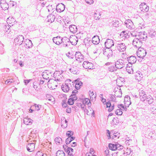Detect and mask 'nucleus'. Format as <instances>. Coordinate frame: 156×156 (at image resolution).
<instances>
[{
	"instance_id": "nucleus-1",
	"label": "nucleus",
	"mask_w": 156,
	"mask_h": 156,
	"mask_svg": "<svg viewBox=\"0 0 156 156\" xmlns=\"http://www.w3.org/2000/svg\"><path fill=\"white\" fill-rule=\"evenodd\" d=\"M73 83L70 80H66L64 84L62 86V90L65 92H68L69 90H72L73 87Z\"/></svg>"
},
{
	"instance_id": "nucleus-2",
	"label": "nucleus",
	"mask_w": 156,
	"mask_h": 156,
	"mask_svg": "<svg viewBox=\"0 0 156 156\" xmlns=\"http://www.w3.org/2000/svg\"><path fill=\"white\" fill-rule=\"evenodd\" d=\"M115 47L120 52H124L126 50V46L124 43L117 41L115 43Z\"/></svg>"
},
{
	"instance_id": "nucleus-3",
	"label": "nucleus",
	"mask_w": 156,
	"mask_h": 156,
	"mask_svg": "<svg viewBox=\"0 0 156 156\" xmlns=\"http://www.w3.org/2000/svg\"><path fill=\"white\" fill-rule=\"evenodd\" d=\"M136 53L137 56L140 58H143L146 55L147 52L145 49L140 47L138 48Z\"/></svg>"
},
{
	"instance_id": "nucleus-4",
	"label": "nucleus",
	"mask_w": 156,
	"mask_h": 156,
	"mask_svg": "<svg viewBox=\"0 0 156 156\" xmlns=\"http://www.w3.org/2000/svg\"><path fill=\"white\" fill-rule=\"evenodd\" d=\"M123 147L120 145L118 143L115 144H109V147L110 150L115 151L116 150H120L122 149Z\"/></svg>"
},
{
	"instance_id": "nucleus-5",
	"label": "nucleus",
	"mask_w": 156,
	"mask_h": 156,
	"mask_svg": "<svg viewBox=\"0 0 156 156\" xmlns=\"http://www.w3.org/2000/svg\"><path fill=\"white\" fill-rule=\"evenodd\" d=\"M132 44L134 47L139 48L141 47L142 42L138 39V37H135L133 40Z\"/></svg>"
},
{
	"instance_id": "nucleus-6",
	"label": "nucleus",
	"mask_w": 156,
	"mask_h": 156,
	"mask_svg": "<svg viewBox=\"0 0 156 156\" xmlns=\"http://www.w3.org/2000/svg\"><path fill=\"white\" fill-rule=\"evenodd\" d=\"M27 141L29 143H28L27 146V150L29 152H32L34 149L35 143L34 142H32L30 139Z\"/></svg>"
},
{
	"instance_id": "nucleus-7",
	"label": "nucleus",
	"mask_w": 156,
	"mask_h": 156,
	"mask_svg": "<svg viewBox=\"0 0 156 156\" xmlns=\"http://www.w3.org/2000/svg\"><path fill=\"white\" fill-rule=\"evenodd\" d=\"M24 40V37L22 35H19L15 38L14 40V43L16 44L21 45Z\"/></svg>"
},
{
	"instance_id": "nucleus-8",
	"label": "nucleus",
	"mask_w": 156,
	"mask_h": 156,
	"mask_svg": "<svg viewBox=\"0 0 156 156\" xmlns=\"http://www.w3.org/2000/svg\"><path fill=\"white\" fill-rule=\"evenodd\" d=\"M124 61L122 59H119L117 61L115 64V67L117 69H121L125 66Z\"/></svg>"
},
{
	"instance_id": "nucleus-9",
	"label": "nucleus",
	"mask_w": 156,
	"mask_h": 156,
	"mask_svg": "<svg viewBox=\"0 0 156 156\" xmlns=\"http://www.w3.org/2000/svg\"><path fill=\"white\" fill-rule=\"evenodd\" d=\"M76 61L81 62L84 60V56L80 52H76L75 55Z\"/></svg>"
},
{
	"instance_id": "nucleus-10",
	"label": "nucleus",
	"mask_w": 156,
	"mask_h": 156,
	"mask_svg": "<svg viewBox=\"0 0 156 156\" xmlns=\"http://www.w3.org/2000/svg\"><path fill=\"white\" fill-rule=\"evenodd\" d=\"M138 39L141 41H145L147 39V35L145 32H141L139 33L137 37Z\"/></svg>"
},
{
	"instance_id": "nucleus-11",
	"label": "nucleus",
	"mask_w": 156,
	"mask_h": 156,
	"mask_svg": "<svg viewBox=\"0 0 156 156\" xmlns=\"http://www.w3.org/2000/svg\"><path fill=\"white\" fill-rule=\"evenodd\" d=\"M52 73L51 71L49 70H46L43 73L42 76L44 79L48 80L50 78H51Z\"/></svg>"
},
{
	"instance_id": "nucleus-12",
	"label": "nucleus",
	"mask_w": 156,
	"mask_h": 156,
	"mask_svg": "<svg viewBox=\"0 0 156 156\" xmlns=\"http://www.w3.org/2000/svg\"><path fill=\"white\" fill-rule=\"evenodd\" d=\"M104 55L107 57V58L108 59L112 57L113 55L112 51V50L108 48L104 49L103 50Z\"/></svg>"
},
{
	"instance_id": "nucleus-13",
	"label": "nucleus",
	"mask_w": 156,
	"mask_h": 156,
	"mask_svg": "<svg viewBox=\"0 0 156 156\" xmlns=\"http://www.w3.org/2000/svg\"><path fill=\"white\" fill-rule=\"evenodd\" d=\"M114 44L113 40L111 39H107L106 41L105 42V47L109 49L112 46H114Z\"/></svg>"
},
{
	"instance_id": "nucleus-14",
	"label": "nucleus",
	"mask_w": 156,
	"mask_h": 156,
	"mask_svg": "<svg viewBox=\"0 0 156 156\" xmlns=\"http://www.w3.org/2000/svg\"><path fill=\"white\" fill-rule=\"evenodd\" d=\"M52 40L54 43L58 45H59L62 43L63 37L58 36L56 37H53Z\"/></svg>"
},
{
	"instance_id": "nucleus-15",
	"label": "nucleus",
	"mask_w": 156,
	"mask_h": 156,
	"mask_svg": "<svg viewBox=\"0 0 156 156\" xmlns=\"http://www.w3.org/2000/svg\"><path fill=\"white\" fill-rule=\"evenodd\" d=\"M93 66L92 63L88 61H84L83 64V67L86 69H93Z\"/></svg>"
},
{
	"instance_id": "nucleus-16",
	"label": "nucleus",
	"mask_w": 156,
	"mask_h": 156,
	"mask_svg": "<svg viewBox=\"0 0 156 156\" xmlns=\"http://www.w3.org/2000/svg\"><path fill=\"white\" fill-rule=\"evenodd\" d=\"M124 23L126 27L129 29H132L134 28L133 23L130 20H125Z\"/></svg>"
},
{
	"instance_id": "nucleus-17",
	"label": "nucleus",
	"mask_w": 156,
	"mask_h": 156,
	"mask_svg": "<svg viewBox=\"0 0 156 156\" xmlns=\"http://www.w3.org/2000/svg\"><path fill=\"white\" fill-rule=\"evenodd\" d=\"M62 43L63 44V46L65 47H68L70 44V40L69 38L66 37H63Z\"/></svg>"
},
{
	"instance_id": "nucleus-18",
	"label": "nucleus",
	"mask_w": 156,
	"mask_h": 156,
	"mask_svg": "<svg viewBox=\"0 0 156 156\" xmlns=\"http://www.w3.org/2000/svg\"><path fill=\"white\" fill-rule=\"evenodd\" d=\"M140 8L142 12H147L149 10V7L145 3H143L140 5Z\"/></svg>"
},
{
	"instance_id": "nucleus-19",
	"label": "nucleus",
	"mask_w": 156,
	"mask_h": 156,
	"mask_svg": "<svg viewBox=\"0 0 156 156\" xmlns=\"http://www.w3.org/2000/svg\"><path fill=\"white\" fill-rule=\"evenodd\" d=\"M65 8V5L62 3H61L56 6V9L57 12H61L64 11Z\"/></svg>"
},
{
	"instance_id": "nucleus-20",
	"label": "nucleus",
	"mask_w": 156,
	"mask_h": 156,
	"mask_svg": "<svg viewBox=\"0 0 156 156\" xmlns=\"http://www.w3.org/2000/svg\"><path fill=\"white\" fill-rule=\"evenodd\" d=\"M7 23L9 25L10 27L13 26L15 23H16L15 20L12 17H8L6 20Z\"/></svg>"
},
{
	"instance_id": "nucleus-21",
	"label": "nucleus",
	"mask_w": 156,
	"mask_h": 156,
	"mask_svg": "<svg viewBox=\"0 0 156 156\" xmlns=\"http://www.w3.org/2000/svg\"><path fill=\"white\" fill-rule=\"evenodd\" d=\"M118 107L119 109H117L115 111V114L117 115H121L122 114V108H123L124 110L126 109V108H124L123 105L120 104L118 105Z\"/></svg>"
},
{
	"instance_id": "nucleus-22",
	"label": "nucleus",
	"mask_w": 156,
	"mask_h": 156,
	"mask_svg": "<svg viewBox=\"0 0 156 156\" xmlns=\"http://www.w3.org/2000/svg\"><path fill=\"white\" fill-rule=\"evenodd\" d=\"M139 96L140 98V100L143 101H144L145 99H146V98L147 96L145 92L143 90H139Z\"/></svg>"
},
{
	"instance_id": "nucleus-23",
	"label": "nucleus",
	"mask_w": 156,
	"mask_h": 156,
	"mask_svg": "<svg viewBox=\"0 0 156 156\" xmlns=\"http://www.w3.org/2000/svg\"><path fill=\"white\" fill-rule=\"evenodd\" d=\"M24 46L26 48H31L33 46V44L31 40L29 39H26L24 41Z\"/></svg>"
},
{
	"instance_id": "nucleus-24",
	"label": "nucleus",
	"mask_w": 156,
	"mask_h": 156,
	"mask_svg": "<svg viewBox=\"0 0 156 156\" xmlns=\"http://www.w3.org/2000/svg\"><path fill=\"white\" fill-rule=\"evenodd\" d=\"M115 92V95L116 97H121L122 96V92L120 88H119L115 87L114 91Z\"/></svg>"
},
{
	"instance_id": "nucleus-25",
	"label": "nucleus",
	"mask_w": 156,
	"mask_h": 156,
	"mask_svg": "<svg viewBox=\"0 0 156 156\" xmlns=\"http://www.w3.org/2000/svg\"><path fill=\"white\" fill-rule=\"evenodd\" d=\"M69 39L70 40V43L73 45H76L78 41L77 37L75 36H70Z\"/></svg>"
},
{
	"instance_id": "nucleus-26",
	"label": "nucleus",
	"mask_w": 156,
	"mask_h": 156,
	"mask_svg": "<svg viewBox=\"0 0 156 156\" xmlns=\"http://www.w3.org/2000/svg\"><path fill=\"white\" fill-rule=\"evenodd\" d=\"M124 102L125 106L128 107L131 103L130 97L128 96H126L124 99Z\"/></svg>"
},
{
	"instance_id": "nucleus-27",
	"label": "nucleus",
	"mask_w": 156,
	"mask_h": 156,
	"mask_svg": "<svg viewBox=\"0 0 156 156\" xmlns=\"http://www.w3.org/2000/svg\"><path fill=\"white\" fill-rule=\"evenodd\" d=\"M128 61L129 64H131L132 65V64L135 63L136 61V57L134 56H131L128 58Z\"/></svg>"
},
{
	"instance_id": "nucleus-28",
	"label": "nucleus",
	"mask_w": 156,
	"mask_h": 156,
	"mask_svg": "<svg viewBox=\"0 0 156 156\" xmlns=\"http://www.w3.org/2000/svg\"><path fill=\"white\" fill-rule=\"evenodd\" d=\"M60 73L59 72L57 71H55L53 74V76L54 77L55 80V81H60V78L61 77L60 75H59Z\"/></svg>"
},
{
	"instance_id": "nucleus-29",
	"label": "nucleus",
	"mask_w": 156,
	"mask_h": 156,
	"mask_svg": "<svg viewBox=\"0 0 156 156\" xmlns=\"http://www.w3.org/2000/svg\"><path fill=\"white\" fill-rule=\"evenodd\" d=\"M124 80L123 78H118L116 80V84L119 87V88L121 86H122L123 84V81Z\"/></svg>"
},
{
	"instance_id": "nucleus-30",
	"label": "nucleus",
	"mask_w": 156,
	"mask_h": 156,
	"mask_svg": "<svg viewBox=\"0 0 156 156\" xmlns=\"http://www.w3.org/2000/svg\"><path fill=\"white\" fill-rule=\"evenodd\" d=\"M144 101L150 105L153 102L154 99L151 96L149 95L147 96Z\"/></svg>"
},
{
	"instance_id": "nucleus-31",
	"label": "nucleus",
	"mask_w": 156,
	"mask_h": 156,
	"mask_svg": "<svg viewBox=\"0 0 156 156\" xmlns=\"http://www.w3.org/2000/svg\"><path fill=\"white\" fill-rule=\"evenodd\" d=\"M69 29L70 31L73 34L76 33L77 31V28L76 26L74 25H70Z\"/></svg>"
},
{
	"instance_id": "nucleus-32",
	"label": "nucleus",
	"mask_w": 156,
	"mask_h": 156,
	"mask_svg": "<svg viewBox=\"0 0 156 156\" xmlns=\"http://www.w3.org/2000/svg\"><path fill=\"white\" fill-rule=\"evenodd\" d=\"M67 121L64 117H62L61 119V125L63 128H66L67 126Z\"/></svg>"
},
{
	"instance_id": "nucleus-33",
	"label": "nucleus",
	"mask_w": 156,
	"mask_h": 156,
	"mask_svg": "<svg viewBox=\"0 0 156 156\" xmlns=\"http://www.w3.org/2000/svg\"><path fill=\"white\" fill-rule=\"evenodd\" d=\"M128 32V31L127 30L122 31L120 33V36L122 37H123L124 38H128L129 37Z\"/></svg>"
},
{
	"instance_id": "nucleus-34",
	"label": "nucleus",
	"mask_w": 156,
	"mask_h": 156,
	"mask_svg": "<svg viewBox=\"0 0 156 156\" xmlns=\"http://www.w3.org/2000/svg\"><path fill=\"white\" fill-rule=\"evenodd\" d=\"M100 39L99 37L98 36H94L92 38V42L95 44H97L100 42Z\"/></svg>"
},
{
	"instance_id": "nucleus-35",
	"label": "nucleus",
	"mask_w": 156,
	"mask_h": 156,
	"mask_svg": "<svg viewBox=\"0 0 156 156\" xmlns=\"http://www.w3.org/2000/svg\"><path fill=\"white\" fill-rule=\"evenodd\" d=\"M132 65L131 64H128L126 67V71L128 73L130 74H132L133 72Z\"/></svg>"
},
{
	"instance_id": "nucleus-36",
	"label": "nucleus",
	"mask_w": 156,
	"mask_h": 156,
	"mask_svg": "<svg viewBox=\"0 0 156 156\" xmlns=\"http://www.w3.org/2000/svg\"><path fill=\"white\" fill-rule=\"evenodd\" d=\"M23 122L26 125H30L32 124L33 120L29 118H25Z\"/></svg>"
},
{
	"instance_id": "nucleus-37",
	"label": "nucleus",
	"mask_w": 156,
	"mask_h": 156,
	"mask_svg": "<svg viewBox=\"0 0 156 156\" xmlns=\"http://www.w3.org/2000/svg\"><path fill=\"white\" fill-rule=\"evenodd\" d=\"M89 95L91 100H95L96 97V94L93 91H90L89 92Z\"/></svg>"
},
{
	"instance_id": "nucleus-38",
	"label": "nucleus",
	"mask_w": 156,
	"mask_h": 156,
	"mask_svg": "<svg viewBox=\"0 0 156 156\" xmlns=\"http://www.w3.org/2000/svg\"><path fill=\"white\" fill-rule=\"evenodd\" d=\"M94 18L95 20H98L101 18L100 12L98 10H96L94 14Z\"/></svg>"
},
{
	"instance_id": "nucleus-39",
	"label": "nucleus",
	"mask_w": 156,
	"mask_h": 156,
	"mask_svg": "<svg viewBox=\"0 0 156 156\" xmlns=\"http://www.w3.org/2000/svg\"><path fill=\"white\" fill-rule=\"evenodd\" d=\"M0 5L1 8L4 10L8 9L9 7L8 5L6 2L4 3L1 2L0 3Z\"/></svg>"
},
{
	"instance_id": "nucleus-40",
	"label": "nucleus",
	"mask_w": 156,
	"mask_h": 156,
	"mask_svg": "<svg viewBox=\"0 0 156 156\" xmlns=\"http://www.w3.org/2000/svg\"><path fill=\"white\" fill-rule=\"evenodd\" d=\"M48 21L51 23L53 22L55 19V16L54 15L51 14L48 16Z\"/></svg>"
},
{
	"instance_id": "nucleus-41",
	"label": "nucleus",
	"mask_w": 156,
	"mask_h": 156,
	"mask_svg": "<svg viewBox=\"0 0 156 156\" xmlns=\"http://www.w3.org/2000/svg\"><path fill=\"white\" fill-rule=\"evenodd\" d=\"M132 151L130 148H127L126 153L124 152V154L125 155L124 156H127V155H132Z\"/></svg>"
},
{
	"instance_id": "nucleus-42",
	"label": "nucleus",
	"mask_w": 156,
	"mask_h": 156,
	"mask_svg": "<svg viewBox=\"0 0 156 156\" xmlns=\"http://www.w3.org/2000/svg\"><path fill=\"white\" fill-rule=\"evenodd\" d=\"M75 82V88L77 89H80L83 84L82 83L81 81H79L77 80Z\"/></svg>"
},
{
	"instance_id": "nucleus-43",
	"label": "nucleus",
	"mask_w": 156,
	"mask_h": 156,
	"mask_svg": "<svg viewBox=\"0 0 156 156\" xmlns=\"http://www.w3.org/2000/svg\"><path fill=\"white\" fill-rule=\"evenodd\" d=\"M82 103L85 104V105H87L88 106H90L91 105L90 101L89 99L88 98H86L84 100H83Z\"/></svg>"
},
{
	"instance_id": "nucleus-44",
	"label": "nucleus",
	"mask_w": 156,
	"mask_h": 156,
	"mask_svg": "<svg viewBox=\"0 0 156 156\" xmlns=\"http://www.w3.org/2000/svg\"><path fill=\"white\" fill-rule=\"evenodd\" d=\"M108 70L111 72H113L117 70L116 67H115L113 64L111 65L108 68Z\"/></svg>"
},
{
	"instance_id": "nucleus-45",
	"label": "nucleus",
	"mask_w": 156,
	"mask_h": 156,
	"mask_svg": "<svg viewBox=\"0 0 156 156\" xmlns=\"http://www.w3.org/2000/svg\"><path fill=\"white\" fill-rule=\"evenodd\" d=\"M94 153V151L93 148H90V151L89 153H87L85 155L86 156H93Z\"/></svg>"
},
{
	"instance_id": "nucleus-46",
	"label": "nucleus",
	"mask_w": 156,
	"mask_h": 156,
	"mask_svg": "<svg viewBox=\"0 0 156 156\" xmlns=\"http://www.w3.org/2000/svg\"><path fill=\"white\" fill-rule=\"evenodd\" d=\"M79 107H80L82 110H83L84 112L86 113L87 112V110L86 109V105L82 103V104H80L79 105Z\"/></svg>"
},
{
	"instance_id": "nucleus-47",
	"label": "nucleus",
	"mask_w": 156,
	"mask_h": 156,
	"mask_svg": "<svg viewBox=\"0 0 156 156\" xmlns=\"http://www.w3.org/2000/svg\"><path fill=\"white\" fill-rule=\"evenodd\" d=\"M56 156H65V155L63 151L59 150L56 153Z\"/></svg>"
},
{
	"instance_id": "nucleus-48",
	"label": "nucleus",
	"mask_w": 156,
	"mask_h": 156,
	"mask_svg": "<svg viewBox=\"0 0 156 156\" xmlns=\"http://www.w3.org/2000/svg\"><path fill=\"white\" fill-rule=\"evenodd\" d=\"M140 72L137 73L136 74V80H138V81L141 80L142 78V75L141 74L139 73Z\"/></svg>"
},
{
	"instance_id": "nucleus-49",
	"label": "nucleus",
	"mask_w": 156,
	"mask_h": 156,
	"mask_svg": "<svg viewBox=\"0 0 156 156\" xmlns=\"http://www.w3.org/2000/svg\"><path fill=\"white\" fill-rule=\"evenodd\" d=\"M73 150L70 147H68L67 149V152L68 153V154L69 155V156H71L72 155H73L72 153L73 152Z\"/></svg>"
},
{
	"instance_id": "nucleus-50",
	"label": "nucleus",
	"mask_w": 156,
	"mask_h": 156,
	"mask_svg": "<svg viewBox=\"0 0 156 156\" xmlns=\"http://www.w3.org/2000/svg\"><path fill=\"white\" fill-rule=\"evenodd\" d=\"M32 107H34L35 108V110L37 111H38L40 110V108L41 107V105H37L36 104H35L34 105L32 106Z\"/></svg>"
},
{
	"instance_id": "nucleus-51",
	"label": "nucleus",
	"mask_w": 156,
	"mask_h": 156,
	"mask_svg": "<svg viewBox=\"0 0 156 156\" xmlns=\"http://www.w3.org/2000/svg\"><path fill=\"white\" fill-rule=\"evenodd\" d=\"M62 140L60 137H57L55 139V141L57 144H59L62 142Z\"/></svg>"
},
{
	"instance_id": "nucleus-52",
	"label": "nucleus",
	"mask_w": 156,
	"mask_h": 156,
	"mask_svg": "<svg viewBox=\"0 0 156 156\" xmlns=\"http://www.w3.org/2000/svg\"><path fill=\"white\" fill-rule=\"evenodd\" d=\"M10 26L9 25H5L4 27V30L5 32H9L10 31Z\"/></svg>"
},
{
	"instance_id": "nucleus-53",
	"label": "nucleus",
	"mask_w": 156,
	"mask_h": 156,
	"mask_svg": "<svg viewBox=\"0 0 156 156\" xmlns=\"http://www.w3.org/2000/svg\"><path fill=\"white\" fill-rule=\"evenodd\" d=\"M112 24L113 26L115 27H118L119 22L118 21H113L112 22Z\"/></svg>"
},
{
	"instance_id": "nucleus-54",
	"label": "nucleus",
	"mask_w": 156,
	"mask_h": 156,
	"mask_svg": "<svg viewBox=\"0 0 156 156\" xmlns=\"http://www.w3.org/2000/svg\"><path fill=\"white\" fill-rule=\"evenodd\" d=\"M73 132L71 131H68L66 133V135L69 137H71L73 136Z\"/></svg>"
},
{
	"instance_id": "nucleus-55",
	"label": "nucleus",
	"mask_w": 156,
	"mask_h": 156,
	"mask_svg": "<svg viewBox=\"0 0 156 156\" xmlns=\"http://www.w3.org/2000/svg\"><path fill=\"white\" fill-rule=\"evenodd\" d=\"M14 80L13 79H9L7 80L5 82V83L6 84H8L9 83H14Z\"/></svg>"
},
{
	"instance_id": "nucleus-56",
	"label": "nucleus",
	"mask_w": 156,
	"mask_h": 156,
	"mask_svg": "<svg viewBox=\"0 0 156 156\" xmlns=\"http://www.w3.org/2000/svg\"><path fill=\"white\" fill-rule=\"evenodd\" d=\"M69 70L72 73L74 74H76L77 73V70L73 67L69 69Z\"/></svg>"
},
{
	"instance_id": "nucleus-57",
	"label": "nucleus",
	"mask_w": 156,
	"mask_h": 156,
	"mask_svg": "<svg viewBox=\"0 0 156 156\" xmlns=\"http://www.w3.org/2000/svg\"><path fill=\"white\" fill-rule=\"evenodd\" d=\"M46 7L49 12H51L52 11L53 9L52 7V5H50V4H48V5L46 6Z\"/></svg>"
},
{
	"instance_id": "nucleus-58",
	"label": "nucleus",
	"mask_w": 156,
	"mask_h": 156,
	"mask_svg": "<svg viewBox=\"0 0 156 156\" xmlns=\"http://www.w3.org/2000/svg\"><path fill=\"white\" fill-rule=\"evenodd\" d=\"M74 101L70 97V98H69L68 101V103L70 105H72L74 104Z\"/></svg>"
},
{
	"instance_id": "nucleus-59",
	"label": "nucleus",
	"mask_w": 156,
	"mask_h": 156,
	"mask_svg": "<svg viewBox=\"0 0 156 156\" xmlns=\"http://www.w3.org/2000/svg\"><path fill=\"white\" fill-rule=\"evenodd\" d=\"M36 156H46L45 154H44L40 151H38L36 154Z\"/></svg>"
},
{
	"instance_id": "nucleus-60",
	"label": "nucleus",
	"mask_w": 156,
	"mask_h": 156,
	"mask_svg": "<svg viewBox=\"0 0 156 156\" xmlns=\"http://www.w3.org/2000/svg\"><path fill=\"white\" fill-rule=\"evenodd\" d=\"M110 98L112 101H115L116 100V98L115 96L113 95H110Z\"/></svg>"
},
{
	"instance_id": "nucleus-61",
	"label": "nucleus",
	"mask_w": 156,
	"mask_h": 156,
	"mask_svg": "<svg viewBox=\"0 0 156 156\" xmlns=\"http://www.w3.org/2000/svg\"><path fill=\"white\" fill-rule=\"evenodd\" d=\"M70 97L72 98L74 101H75L77 99V97L76 96L75 94H72L70 96Z\"/></svg>"
},
{
	"instance_id": "nucleus-62",
	"label": "nucleus",
	"mask_w": 156,
	"mask_h": 156,
	"mask_svg": "<svg viewBox=\"0 0 156 156\" xmlns=\"http://www.w3.org/2000/svg\"><path fill=\"white\" fill-rule=\"evenodd\" d=\"M64 22L65 24L68 26L69 24H70L71 23V21L70 20H65L64 21Z\"/></svg>"
},
{
	"instance_id": "nucleus-63",
	"label": "nucleus",
	"mask_w": 156,
	"mask_h": 156,
	"mask_svg": "<svg viewBox=\"0 0 156 156\" xmlns=\"http://www.w3.org/2000/svg\"><path fill=\"white\" fill-rule=\"evenodd\" d=\"M71 141H72L70 138V137H69L66 139V144H69L71 142Z\"/></svg>"
},
{
	"instance_id": "nucleus-64",
	"label": "nucleus",
	"mask_w": 156,
	"mask_h": 156,
	"mask_svg": "<svg viewBox=\"0 0 156 156\" xmlns=\"http://www.w3.org/2000/svg\"><path fill=\"white\" fill-rule=\"evenodd\" d=\"M37 83L35 82L33 83V87L37 91L38 90V89H37Z\"/></svg>"
}]
</instances>
